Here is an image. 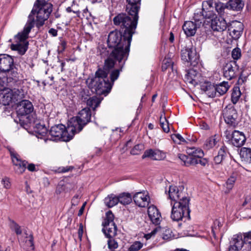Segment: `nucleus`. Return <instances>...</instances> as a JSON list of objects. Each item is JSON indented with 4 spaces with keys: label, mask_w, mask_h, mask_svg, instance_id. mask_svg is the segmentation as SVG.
<instances>
[{
    "label": "nucleus",
    "mask_w": 251,
    "mask_h": 251,
    "mask_svg": "<svg viewBox=\"0 0 251 251\" xmlns=\"http://www.w3.org/2000/svg\"><path fill=\"white\" fill-rule=\"evenodd\" d=\"M114 64H104L102 67L99 66L95 73V76L88 78L86 84L92 92L98 95L108 93L112 87L111 83L107 77L110 73V78L112 82L117 79L119 76L121 69H113Z\"/></svg>",
    "instance_id": "obj_1"
},
{
    "label": "nucleus",
    "mask_w": 251,
    "mask_h": 251,
    "mask_svg": "<svg viewBox=\"0 0 251 251\" xmlns=\"http://www.w3.org/2000/svg\"><path fill=\"white\" fill-rule=\"evenodd\" d=\"M124 33L116 29L111 31L107 38V45L109 48H113L109 58L107 57L104 63H115L116 61L125 62L128 56L132 39L126 38Z\"/></svg>",
    "instance_id": "obj_2"
},
{
    "label": "nucleus",
    "mask_w": 251,
    "mask_h": 251,
    "mask_svg": "<svg viewBox=\"0 0 251 251\" xmlns=\"http://www.w3.org/2000/svg\"><path fill=\"white\" fill-rule=\"evenodd\" d=\"M52 11V5L51 4L40 5L34 3L23 31L16 35L15 38L20 42L26 40L28 37V34L31 29L35 24L34 15L36 14V26L39 28L44 24L45 21L49 18Z\"/></svg>",
    "instance_id": "obj_3"
},
{
    "label": "nucleus",
    "mask_w": 251,
    "mask_h": 251,
    "mask_svg": "<svg viewBox=\"0 0 251 251\" xmlns=\"http://www.w3.org/2000/svg\"><path fill=\"white\" fill-rule=\"evenodd\" d=\"M127 14L121 13L115 16L113 19V24L120 27L119 30L122 31L125 36L129 40L132 39L133 35L135 33L138 21V14H134V12L126 10Z\"/></svg>",
    "instance_id": "obj_4"
},
{
    "label": "nucleus",
    "mask_w": 251,
    "mask_h": 251,
    "mask_svg": "<svg viewBox=\"0 0 251 251\" xmlns=\"http://www.w3.org/2000/svg\"><path fill=\"white\" fill-rule=\"evenodd\" d=\"M189 201L190 200L187 197H182L180 201L174 202L171 214V218L173 221H179L183 219H190Z\"/></svg>",
    "instance_id": "obj_5"
},
{
    "label": "nucleus",
    "mask_w": 251,
    "mask_h": 251,
    "mask_svg": "<svg viewBox=\"0 0 251 251\" xmlns=\"http://www.w3.org/2000/svg\"><path fill=\"white\" fill-rule=\"evenodd\" d=\"M91 113L88 108H84L79 112L76 117L70 119V126L69 131H75V133L80 132L83 127L90 122Z\"/></svg>",
    "instance_id": "obj_6"
},
{
    "label": "nucleus",
    "mask_w": 251,
    "mask_h": 251,
    "mask_svg": "<svg viewBox=\"0 0 251 251\" xmlns=\"http://www.w3.org/2000/svg\"><path fill=\"white\" fill-rule=\"evenodd\" d=\"M70 126V124L69 122L67 127L62 124L52 126L49 132L47 139L53 141L61 140L66 142L70 141L75 134V131H69Z\"/></svg>",
    "instance_id": "obj_7"
},
{
    "label": "nucleus",
    "mask_w": 251,
    "mask_h": 251,
    "mask_svg": "<svg viewBox=\"0 0 251 251\" xmlns=\"http://www.w3.org/2000/svg\"><path fill=\"white\" fill-rule=\"evenodd\" d=\"M0 71L8 74V85L11 87H19L23 83V77L17 73V69L14 64H0Z\"/></svg>",
    "instance_id": "obj_8"
},
{
    "label": "nucleus",
    "mask_w": 251,
    "mask_h": 251,
    "mask_svg": "<svg viewBox=\"0 0 251 251\" xmlns=\"http://www.w3.org/2000/svg\"><path fill=\"white\" fill-rule=\"evenodd\" d=\"M114 215L111 211L106 213V217L102 223V231L107 238H114L117 234V226L113 222Z\"/></svg>",
    "instance_id": "obj_9"
},
{
    "label": "nucleus",
    "mask_w": 251,
    "mask_h": 251,
    "mask_svg": "<svg viewBox=\"0 0 251 251\" xmlns=\"http://www.w3.org/2000/svg\"><path fill=\"white\" fill-rule=\"evenodd\" d=\"M21 91L14 88L13 90H5L0 98V101L4 105H8L12 102H15L22 98Z\"/></svg>",
    "instance_id": "obj_10"
},
{
    "label": "nucleus",
    "mask_w": 251,
    "mask_h": 251,
    "mask_svg": "<svg viewBox=\"0 0 251 251\" xmlns=\"http://www.w3.org/2000/svg\"><path fill=\"white\" fill-rule=\"evenodd\" d=\"M223 115L225 121L227 124L233 127L237 124L236 121L237 113L233 106L228 105L226 106L223 111Z\"/></svg>",
    "instance_id": "obj_11"
},
{
    "label": "nucleus",
    "mask_w": 251,
    "mask_h": 251,
    "mask_svg": "<svg viewBox=\"0 0 251 251\" xmlns=\"http://www.w3.org/2000/svg\"><path fill=\"white\" fill-rule=\"evenodd\" d=\"M225 134L226 138L231 140L232 145L236 147L242 146L246 140L244 133L238 130H234L230 134V132L226 130Z\"/></svg>",
    "instance_id": "obj_12"
},
{
    "label": "nucleus",
    "mask_w": 251,
    "mask_h": 251,
    "mask_svg": "<svg viewBox=\"0 0 251 251\" xmlns=\"http://www.w3.org/2000/svg\"><path fill=\"white\" fill-rule=\"evenodd\" d=\"M228 32L231 38L235 40H238L241 36L244 29L243 24L237 21H233L228 24Z\"/></svg>",
    "instance_id": "obj_13"
},
{
    "label": "nucleus",
    "mask_w": 251,
    "mask_h": 251,
    "mask_svg": "<svg viewBox=\"0 0 251 251\" xmlns=\"http://www.w3.org/2000/svg\"><path fill=\"white\" fill-rule=\"evenodd\" d=\"M246 233L243 235L241 233L234 235L230 241V251H238L242 249L245 241Z\"/></svg>",
    "instance_id": "obj_14"
},
{
    "label": "nucleus",
    "mask_w": 251,
    "mask_h": 251,
    "mask_svg": "<svg viewBox=\"0 0 251 251\" xmlns=\"http://www.w3.org/2000/svg\"><path fill=\"white\" fill-rule=\"evenodd\" d=\"M181 59L187 63H199L200 61L199 55L195 50L188 48H185L181 51Z\"/></svg>",
    "instance_id": "obj_15"
},
{
    "label": "nucleus",
    "mask_w": 251,
    "mask_h": 251,
    "mask_svg": "<svg viewBox=\"0 0 251 251\" xmlns=\"http://www.w3.org/2000/svg\"><path fill=\"white\" fill-rule=\"evenodd\" d=\"M10 154L15 172L18 174H23L25 170L27 162L22 160L19 156L14 152H11Z\"/></svg>",
    "instance_id": "obj_16"
},
{
    "label": "nucleus",
    "mask_w": 251,
    "mask_h": 251,
    "mask_svg": "<svg viewBox=\"0 0 251 251\" xmlns=\"http://www.w3.org/2000/svg\"><path fill=\"white\" fill-rule=\"evenodd\" d=\"M33 109V106L29 100H22L18 104L16 111L18 115L24 116L31 113Z\"/></svg>",
    "instance_id": "obj_17"
},
{
    "label": "nucleus",
    "mask_w": 251,
    "mask_h": 251,
    "mask_svg": "<svg viewBox=\"0 0 251 251\" xmlns=\"http://www.w3.org/2000/svg\"><path fill=\"white\" fill-rule=\"evenodd\" d=\"M213 0L204 1L202 3V11L205 19H210L212 21L216 18L217 15L214 11Z\"/></svg>",
    "instance_id": "obj_18"
},
{
    "label": "nucleus",
    "mask_w": 251,
    "mask_h": 251,
    "mask_svg": "<svg viewBox=\"0 0 251 251\" xmlns=\"http://www.w3.org/2000/svg\"><path fill=\"white\" fill-rule=\"evenodd\" d=\"M135 204L139 207H145L149 205L150 197L147 192L136 193L133 197Z\"/></svg>",
    "instance_id": "obj_19"
},
{
    "label": "nucleus",
    "mask_w": 251,
    "mask_h": 251,
    "mask_svg": "<svg viewBox=\"0 0 251 251\" xmlns=\"http://www.w3.org/2000/svg\"><path fill=\"white\" fill-rule=\"evenodd\" d=\"M223 70L224 77L228 80H231L237 75L239 66L237 64H226Z\"/></svg>",
    "instance_id": "obj_20"
},
{
    "label": "nucleus",
    "mask_w": 251,
    "mask_h": 251,
    "mask_svg": "<svg viewBox=\"0 0 251 251\" xmlns=\"http://www.w3.org/2000/svg\"><path fill=\"white\" fill-rule=\"evenodd\" d=\"M228 24L226 20L222 18H215L212 19L211 22V27L213 31H223L225 30L227 27Z\"/></svg>",
    "instance_id": "obj_21"
},
{
    "label": "nucleus",
    "mask_w": 251,
    "mask_h": 251,
    "mask_svg": "<svg viewBox=\"0 0 251 251\" xmlns=\"http://www.w3.org/2000/svg\"><path fill=\"white\" fill-rule=\"evenodd\" d=\"M148 215L153 224L158 225L161 220V214L156 206L151 205L148 207Z\"/></svg>",
    "instance_id": "obj_22"
},
{
    "label": "nucleus",
    "mask_w": 251,
    "mask_h": 251,
    "mask_svg": "<svg viewBox=\"0 0 251 251\" xmlns=\"http://www.w3.org/2000/svg\"><path fill=\"white\" fill-rule=\"evenodd\" d=\"M200 26L192 21H186L183 25V30L187 37L194 36L196 32L197 29Z\"/></svg>",
    "instance_id": "obj_23"
},
{
    "label": "nucleus",
    "mask_w": 251,
    "mask_h": 251,
    "mask_svg": "<svg viewBox=\"0 0 251 251\" xmlns=\"http://www.w3.org/2000/svg\"><path fill=\"white\" fill-rule=\"evenodd\" d=\"M164 157V154L158 150L149 149L145 151L142 158H150L152 160H161Z\"/></svg>",
    "instance_id": "obj_24"
},
{
    "label": "nucleus",
    "mask_w": 251,
    "mask_h": 251,
    "mask_svg": "<svg viewBox=\"0 0 251 251\" xmlns=\"http://www.w3.org/2000/svg\"><path fill=\"white\" fill-rule=\"evenodd\" d=\"M168 195L169 198L175 202L180 201V199H182V197H185L182 191H179L176 186L173 185L169 187Z\"/></svg>",
    "instance_id": "obj_25"
},
{
    "label": "nucleus",
    "mask_w": 251,
    "mask_h": 251,
    "mask_svg": "<svg viewBox=\"0 0 251 251\" xmlns=\"http://www.w3.org/2000/svg\"><path fill=\"white\" fill-rule=\"evenodd\" d=\"M198 74V72L195 69H190L185 76L184 79L185 82L187 83L195 86L198 83L196 78Z\"/></svg>",
    "instance_id": "obj_26"
},
{
    "label": "nucleus",
    "mask_w": 251,
    "mask_h": 251,
    "mask_svg": "<svg viewBox=\"0 0 251 251\" xmlns=\"http://www.w3.org/2000/svg\"><path fill=\"white\" fill-rule=\"evenodd\" d=\"M127 4L126 6V10L134 12V14H138L140 8L141 0H126Z\"/></svg>",
    "instance_id": "obj_27"
},
{
    "label": "nucleus",
    "mask_w": 251,
    "mask_h": 251,
    "mask_svg": "<svg viewBox=\"0 0 251 251\" xmlns=\"http://www.w3.org/2000/svg\"><path fill=\"white\" fill-rule=\"evenodd\" d=\"M83 101L86 103L87 106L95 110L101 102V100L97 97H86L82 98Z\"/></svg>",
    "instance_id": "obj_28"
},
{
    "label": "nucleus",
    "mask_w": 251,
    "mask_h": 251,
    "mask_svg": "<svg viewBox=\"0 0 251 251\" xmlns=\"http://www.w3.org/2000/svg\"><path fill=\"white\" fill-rule=\"evenodd\" d=\"M227 4L228 9L238 11L243 9L244 2L242 0H229Z\"/></svg>",
    "instance_id": "obj_29"
},
{
    "label": "nucleus",
    "mask_w": 251,
    "mask_h": 251,
    "mask_svg": "<svg viewBox=\"0 0 251 251\" xmlns=\"http://www.w3.org/2000/svg\"><path fill=\"white\" fill-rule=\"evenodd\" d=\"M212 5L214 6V9H215L217 12L220 15H222L224 14L226 9H228L227 2L224 3L219 0H213Z\"/></svg>",
    "instance_id": "obj_30"
},
{
    "label": "nucleus",
    "mask_w": 251,
    "mask_h": 251,
    "mask_svg": "<svg viewBox=\"0 0 251 251\" xmlns=\"http://www.w3.org/2000/svg\"><path fill=\"white\" fill-rule=\"evenodd\" d=\"M186 151L190 156L194 158H201L204 155L203 151L200 148L195 147L189 148L187 149Z\"/></svg>",
    "instance_id": "obj_31"
},
{
    "label": "nucleus",
    "mask_w": 251,
    "mask_h": 251,
    "mask_svg": "<svg viewBox=\"0 0 251 251\" xmlns=\"http://www.w3.org/2000/svg\"><path fill=\"white\" fill-rule=\"evenodd\" d=\"M217 96H220L226 93L229 88L228 82L223 81L215 85Z\"/></svg>",
    "instance_id": "obj_32"
},
{
    "label": "nucleus",
    "mask_w": 251,
    "mask_h": 251,
    "mask_svg": "<svg viewBox=\"0 0 251 251\" xmlns=\"http://www.w3.org/2000/svg\"><path fill=\"white\" fill-rule=\"evenodd\" d=\"M28 43L27 42L25 44H11L10 48L13 50L18 51V53L20 55H23L25 53L28 48Z\"/></svg>",
    "instance_id": "obj_33"
},
{
    "label": "nucleus",
    "mask_w": 251,
    "mask_h": 251,
    "mask_svg": "<svg viewBox=\"0 0 251 251\" xmlns=\"http://www.w3.org/2000/svg\"><path fill=\"white\" fill-rule=\"evenodd\" d=\"M202 89L209 97H218L215 85L208 83L206 85L203 86Z\"/></svg>",
    "instance_id": "obj_34"
},
{
    "label": "nucleus",
    "mask_w": 251,
    "mask_h": 251,
    "mask_svg": "<svg viewBox=\"0 0 251 251\" xmlns=\"http://www.w3.org/2000/svg\"><path fill=\"white\" fill-rule=\"evenodd\" d=\"M238 174L236 172H233L227 180L226 183V193H229V191L233 188L234 183L236 180Z\"/></svg>",
    "instance_id": "obj_35"
},
{
    "label": "nucleus",
    "mask_w": 251,
    "mask_h": 251,
    "mask_svg": "<svg viewBox=\"0 0 251 251\" xmlns=\"http://www.w3.org/2000/svg\"><path fill=\"white\" fill-rule=\"evenodd\" d=\"M104 203L108 207H112L116 205L119 202L118 197L114 194L108 195L104 199Z\"/></svg>",
    "instance_id": "obj_36"
},
{
    "label": "nucleus",
    "mask_w": 251,
    "mask_h": 251,
    "mask_svg": "<svg viewBox=\"0 0 251 251\" xmlns=\"http://www.w3.org/2000/svg\"><path fill=\"white\" fill-rule=\"evenodd\" d=\"M218 141V137L216 135L208 138L203 145L204 149L207 150L212 149L216 146Z\"/></svg>",
    "instance_id": "obj_37"
},
{
    "label": "nucleus",
    "mask_w": 251,
    "mask_h": 251,
    "mask_svg": "<svg viewBox=\"0 0 251 251\" xmlns=\"http://www.w3.org/2000/svg\"><path fill=\"white\" fill-rule=\"evenodd\" d=\"M36 132L38 134V138H42L43 137L48 136L49 133L46 127L44 125L41 124L36 125Z\"/></svg>",
    "instance_id": "obj_38"
},
{
    "label": "nucleus",
    "mask_w": 251,
    "mask_h": 251,
    "mask_svg": "<svg viewBox=\"0 0 251 251\" xmlns=\"http://www.w3.org/2000/svg\"><path fill=\"white\" fill-rule=\"evenodd\" d=\"M240 155L244 161H251V149L245 147L241 148Z\"/></svg>",
    "instance_id": "obj_39"
},
{
    "label": "nucleus",
    "mask_w": 251,
    "mask_h": 251,
    "mask_svg": "<svg viewBox=\"0 0 251 251\" xmlns=\"http://www.w3.org/2000/svg\"><path fill=\"white\" fill-rule=\"evenodd\" d=\"M195 22L196 24H199L201 26L202 21L205 19L202 9H197L195 10L193 17Z\"/></svg>",
    "instance_id": "obj_40"
},
{
    "label": "nucleus",
    "mask_w": 251,
    "mask_h": 251,
    "mask_svg": "<svg viewBox=\"0 0 251 251\" xmlns=\"http://www.w3.org/2000/svg\"><path fill=\"white\" fill-rule=\"evenodd\" d=\"M160 125L165 132L168 133L169 132L170 129V126L168 120L164 115V113L161 114L160 117Z\"/></svg>",
    "instance_id": "obj_41"
},
{
    "label": "nucleus",
    "mask_w": 251,
    "mask_h": 251,
    "mask_svg": "<svg viewBox=\"0 0 251 251\" xmlns=\"http://www.w3.org/2000/svg\"><path fill=\"white\" fill-rule=\"evenodd\" d=\"M178 158L183 162V165L186 166L193 165L194 157L187 156L183 154H178Z\"/></svg>",
    "instance_id": "obj_42"
},
{
    "label": "nucleus",
    "mask_w": 251,
    "mask_h": 251,
    "mask_svg": "<svg viewBox=\"0 0 251 251\" xmlns=\"http://www.w3.org/2000/svg\"><path fill=\"white\" fill-rule=\"evenodd\" d=\"M119 202L126 205L129 204L132 201L131 196L129 194L124 193L118 197Z\"/></svg>",
    "instance_id": "obj_43"
},
{
    "label": "nucleus",
    "mask_w": 251,
    "mask_h": 251,
    "mask_svg": "<svg viewBox=\"0 0 251 251\" xmlns=\"http://www.w3.org/2000/svg\"><path fill=\"white\" fill-rule=\"evenodd\" d=\"M241 92L238 87H235L233 89L231 94V101L234 104H236L239 100L241 96Z\"/></svg>",
    "instance_id": "obj_44"
},
{
    "label": "nucleus",
    "mask_w": 251,
    "mask_h": 251,
    "mask_svg": "<svg viewBox=\"0 0 251 251\" xmlns=\"http://www.w3.org/2000/svg\"><path fill=\"white\" fill-rule=\"evenodd\" d=\"M25 249L28 251H33L34 249L33 239L32 236L27 237V239L25 241Z\"/></svg>",
    "instance_id": "obj_45"
},
{
    "label": "nucleus",
    "mask_w": 251,
    "mask_h": 251,
    "mask_svg": "<svg viewBox=\"0 0 251 251\" xmlns=\"http://www.w3.org/2000/svg\"><path fill=\"white\" fill-rule=\"evenodd\" d=\"M200 164L203 167H206L208 165V161L206 158H194L193 165Z\"/></svg>",
    "instance_id": "obj_46"
},
{
    "label": "nucleus",
    "mask_w": 251,
    "mask_h": 251,
    "mask_svg": "<svg viewBox=\"0 0 251 251\" xmlns=\"http://www.w3.org/2000/svg\"><path fill=\"white\" fill-rule=\"evenodd\" d=\"M98 54L100 55L101 58H105L108 55V51L107 49L102 45H100L98 48Z\"/></svg>",
    "instance_id": "obj_47"
},
{
    "label": "nucleus",
    "mask_w": 251,
    "mask_h": 251,
    "mask_svg": "<svg viewBox=\"0 0 251 251\" xmlns=\"http://www.w3.org/2000/svg\"><path fill=\"white\" fill-rule=\"evenodd\" d=\"M107 241L108 248L110 250L116 249L118 247V243L114 238H108Z\"/></svg>",
    "instance_id": "obj_48"
},
{
    "label": "nucleus",
    "mask_w": 251,
    "mask_h": 251,
    "mask_svg": "<svg viewBox=\"0 0 251 251\" xmlns=\"http://www.w3.org/2000/svg\"><path fill=\"white\" fill-rule=\"evenodd\" d=\"M0 63H14V61L10 55L4 54L0 55Z\"/></svg>",
    "instance_id": "obj_49"
},
{
    "label": "nucleus",
    "mask_w": 251,
    "mask_h": 251,
    "mask_svg": "<svg viewBox=\"0 0 251 251\" xmlns=\"http://www.w3.org/2000/svg\"><path fill=\"white\" fill-rule=\"evenodd\" d=\"M232 57L234 60H238L241 56V50L239 48L234 49L231 53Z\"/></svg>",
    "instance_id": "obj_50"
},
{
    "label": "nucleus",
    "mask_w": 251,
    "mask_h": 251,
    "mask_svg": "<svg viewBox=\"0 0 251 251\" xmlns=\"http://www.w3.org/2000/svg\"><path fill=\"white\" fill-rule=\"evenodd\" d=\"M143 247V244L140 242H135L129 248V251H138Z\"/></svg>",
    "instance_id": "obj_51"
},
{
    "label": "nucleus",
    "mask_w": 251,
    "mask_h": 251,
    "mask_svg": "<svg viewBox=\"0 0 251 251\" xmlns=\"http://www.w3.org/2000/svg\"><path fill=\"white\" fill-rule=\"evenodd\" d=\"M67 43V41L63 38L60 39V43L58 47V51L59 52H62L65 50L66 48Z\"/></svg>",
    "instance_id": "obj_52"
},
{
    "label": "nucleus",
    "mask_w": 251,
    "mask_h": 251,
    "mask_svg": "<svg viewBox=\"0 0 251 251\" xmlns=\"http://www.w3.org/2000/svg\"><path fill=\"white\" fill-rule=\"evenodd\" d=\"M222 226V224L221 223V222L218 220H216L214 222V227H212V231L213 236H215V230H217V229H219L220 227H221Z\"/></svg>",
    "instance_id": "obj_53"
},
{
    "label": "nucleus",
    "mask_w": 251,
    "mask_h": 251,
    "mask_svg": "<svg viewBox=\"0 0 251 251\" xmlns=\"http://www.w3.org/2000/svg\"><path fill=\"white\" fill-rule=\"evenodd\" d=\"M74 168L72 166L60 167L57 169V172L59 173H64L72 170Z\"/></svg>",
    "instance_id": "obj_54"
},
{
    "label": "nucleus",
    "mask_w": 251,
    "mask_h": 251,
    "mask_svg": "<svg viewBox=\"0 0 251 251\" xmlns=\"http://www.w3.org/2000/svg\"><path fill=\"white\" fill-rule=\"evenodd\" d=\"M11 227L15 231L17 235L21 234L22 233V230L20 226L17 225L16 223L13 222L11 225Z\"/></svg>",
    "instance_id": "obj_55"
},
{
    "label": "nucleus",
    "mask_w": 251,
    "mask_h": 251,
    "mask_svg": "<svg viewBox=\"0 0 251 251\" xmlns=\"http://www.w3.org/2000/svg\"><path fill=\"white\" fill-rule=\"evenodd\" d=\"M2 184L5 189H9L11 187V183L9 180V178L5 177L2 178L1 180Z\"/></svg>",
    "instance_id": "obj_56"
},
{
    "label": "nucleus",
    "mask_w": 251,
    "mask_h": 251,
    "mask_svg": "<svg viewBox=\"0 0 251 251\" xmlns=\"http://www.w3.org/2000/svg\"><path fill=\"white\" fill-rule=\"evenodd\" d=\"M172 138L175 141L177 142V140L180 142H186L185 140L179 134H175L172 135Z\"/></svg>",
    "instance_id": "obj_57"
},
{
    "label": "nucleus",
    "mask_w": 251,
    "mask_h": 251,
    "mask_svg": "<svg viewBox=\"0 0 251 251\" xmlns=\"http://www.w3.org/2000/svg\"><path fill=\"white\" fill-rule=\"evenodd\" d=\"M142 147V145H137L134 146V147L131 151V153L132 154H138L139 153L140 151L141 150V148Z\"/></svg>",
    "instance_id": "obj_58"
},
{
    "label": "nucleus",
    "mask_w": 251,
    "mask_h": 251,
    "mask_svg": "<svg viewBox=\"0 0 251 251\" xmlns=\"http://www.w3.org/2000/svg\"><path fill=\"white\" fill-rule=\"evenodd\" d=\"M171 232V231L170 230H166L162 234V238L166 240L170 239L172 237Z\"/></svg>",
    "instance_id": "obj_59"
},
{
    "label": "nucleus",
    "mask_w": 251,
    "mask_h": 251,
    "mask_svg": "<svg viewBox=\"0 0 251 251\" xmlns=\"http://www.w3.org/2000/svg\"><path fill=\"white\" fill-rule=\"evenodd\" d=\"M226 148L225 146H222L218 151V155H220L221 156L224 158L225 156L226 155Z\"/></svg>",
    "instance_id": "obj_60"
},
{
    "label": "nucleus",
    "mask_w": 251,
    "mask_h": 251,
    "mask_svg": "<svg viewBox=\"0 0 251 251\" xmlns=\"http://www.w3.org/2000/svg\"><path fill=\"white\" fill-rule=\"evenodd\" d=\"M245 241L247 244H249V247L251 249V231L246 233Z\"/></svg>",
    "instance_id": "obj_61"
},
{
    "label": "nucleus",
    "mask_w": 251,
    "mask_h": 251,
    "mask_svg": "<svg viewBox=\"0 0 251 251\" xmlns=\"http://www.w3.org/2000/svg\"><path fill=\"white\" fill-rule=\"evenodd\" d=\"M224 158L222 157V156H221L220 155H216L214 158V162L216 163V164H220L222 162V160H223Z\"/></svg>",
    "instance_id": "obj_62"
},
{
    "label": "nucleus",
    "mask_w": 251,
    "mask_h": 251,
    "mask_svg": "<svg viewBox=\"0 0 251 251\" xmlns=\"http://www.w3.org/2000/svg\"><path fill=\"white\" fill-rule=\"evenodd\" d=\"M28 170L31 172H34L37 171L36 169L35 165L34 164L31 163L28 164L27 167Z\"/></svg>",
    "instance_id": "obj_63"
},
{
    "label": "nucleus",
    "mask_w": 251,
    "mask_h": 251,
    "mask_svg": "<svg viewBox=\"0 0 251 251\" xmlns=\"http://www.w3.org/2000/svg\"><path fill=\"white\" fill-rule=\"evenodd\" d=\"M49 33L53 37H55L57 35V30L53 28L50 29Z\"/></svg>",
    "instance_id": "obj_64"
}]
</instances>
